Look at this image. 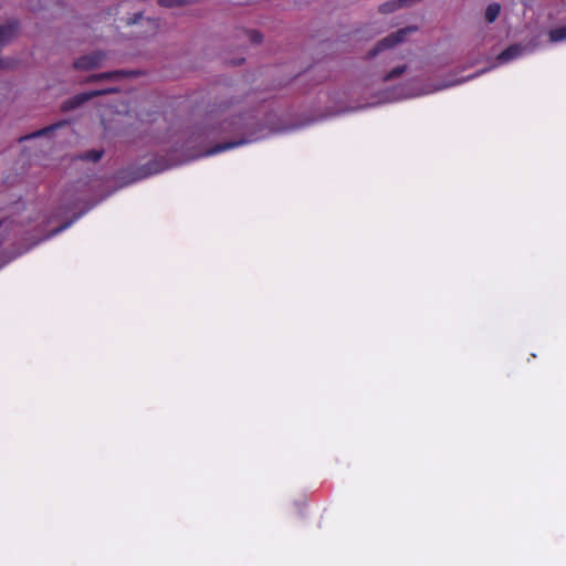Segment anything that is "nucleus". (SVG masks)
<instances>
[{
    "instance_id": "nucleus-2",
    "label": "nucleus",
    "mask_w": 566,
    "mask_h": 566,
    "mask_svg": "<svg viewBox=\"0 0 566 566\" xmlns=\"http://www.w3.org/2000/svg\"><path fill=\"white\" fill-rule=\"evenodd\" d=\"M106 55L103 52H94L81 56L74 62V67L77 70L90 71L103 65Z\"/></svg>"
},
{
    "instance_id": "nucleus-9",
    "label": "nucleus",
    "mask_w": 566,
    "mask_h": 566,
    "mask_svg": "<svg viewBox=\"0 0 566 566\" xmlns=\"http://www.w3.org/2000/svg\"><path fill=\"white\" fill-rule=\"evenodd\" d=\"M548 38L551 42L555 43L566 41V25L551 30L548 32Z\"/></svg>"
},
{
    "instance_id": "nucleus-14",
    "label": "nucleus",
    "mask_w": 566,
    "mask_h": 566,
    "mask_svg": "<svg viewBox=\"0 0 566 566\" xmlns=\"http://www.w3.org/2000/svg\"><path fill=\"white\" fill-rule=\"evenodd\" d=\"M120 75V72H106V73H102L97 76V78H113V77H117Z\"/></svg>"
},
{
    "instance_id": "nucleus-16",
    "label": "nucleus",
    "mask_w": 566,
    "mask_h": 566,
    "mask_svg": "<svg viewBox=\"0 0 566 566\" xmlns=\"http://www.w3.org/2000/svg\"><path fill=\"white\" fill-rule=\"evenodd\" d=\"M70 224H71V222L65 223L64 226L56 228V229L51 233V235H54V234L60 233L61 231H63L64 229H66Z\"/></svg>"
},
{
    "instance_id": "nucleus-3",
    "label": "nucleus",
    "mask_w": 566,
    "mask_h": 566,
    "mask_svg": "<svg viewBox=\"0 0 566 566\" xmlns=\"http://www.w3.org/2000/svg\"><path fill=\"white\" fill-rule=\"evenodd\" d=\"M18 34L17 22H8L0 25V48L10 43Z\"/></svg>"
},
{
    "instance_id": "nucleus-13",
    "label": "nucleus",
    "mask_w": 566,
    "mask_h": 566,
    "mask_svg": "<svg viewBox=\"0 0 566 566\" xmlns=\"http://www.w3.org/2000/svg\"><path fill=\"white\" fill-rule=\"evenodd\" d=\"M103 151L102 150H91L85 153L82 158L91 161H97L102 158Z\"/></svg>"
},
{
    "instance_id": "nucleus-8",
    "label": "nucleus",
    "mask_w": 566,
    "mask_h": 566,
    "mask_svg": "<svg viewBox=\"0 0 566 566\" xmlns=\"http://www.w3.org/2000/svg\"><path fill=\"white\" fill-rule=\"evenodd\" d=\"M501 12V6L496 2L490 3L485 9V20L489 23L494 22Z\"/></svg>"
},
{
    "instance_id": "nucleus-12",
    "label": "nucleus",
    "mask_w": 566,
    "mask_h": 566,
    "mask_svg": "<svg viewBox=\"0 0 566 566\" xmlns=\"http://www.w3.org/2000/svg\"><path fill=\"white\" fill-rule=\"evenodd\" d=\"M158 3L163 7L172 8L187 4L188 0H158Z\"/></svg>"
},
{
    "instance_id": "nucleus-4",
    "label": "nucleus",
    "mask_w": 566,
    "mask_h": 566,
    "mask_svg": "<svg viewBox=\"0 0 566 566\" xmlns=\"http://www.w3.org/2000/svg\"><path fill=\"white\" fill-rule=\"evenodd\" d=\"M523 53L521 45L514 44L505 49L496 56L497 64H504L520 57Z\"/></svg>"
},
{
    "instance_id": "nucleus-6",
    "label": "nucleus",
    "mask_w": 566,
    "mask_h": 566,
    "mask_svg": "<svg viewBox=\"0 0 566 566\" xmlns=\"http://www.w3.org/2000/svg\"><path fill=\"white\" fill-rule=\"evenodd\" d=\"M484 72H485V71H481V72L475 73V74H473V75H471V76H469V77H467V78H462V80H457V81H451V82L443 83V84L438 85V86H436V87H433V88H431V90H427V91H424V92H423V94H429V93H432V92H436V91H440V90H443V88H448V87H451V86H454V85L461 84V83H463V82H465V81H468V80H471V78L476 77L479 74H482V73H484Z\"/></svg>"
},
{
    "instance_id": "nucleus-15",
    "label": "nucleus",
    "mask_w": 566,
    "mask_h": 566,
    "mask_svg": "<svg viewBox=\"0 0 566 566\" xmlns=\"http://www.w3.org/2000/svg\"><path fill=\"white\" fill-rule=\"evenodd\" d=\"M250 39L252 42L259 43L262 40V35L256 31H252L250 32Z\"/></svg>"
},
{
    "instance_id": "nucleus-7",
    "label": "nucleus",
    "mask_w": 566,
    "mask_h": 566,
    "mask_svg": "<svg viewBox=\"0 0 566 566\" xmlns=\"http://www.w3.org/2000/svg\"><path fill=\"white\" fill-rule=\"evenodd\" d=\"M245 143H248V142L244 140V139H241V140L233 142V143L219 144L216 147H213L212 149L208 150L207 155H214V154H218V153H221V151L234 148L237 146L243 145Z\"/></svg>"
},
{
    "instance_id": "nucleus-5",
    "label": "nucleus",
    "mask_w": 566,
    "mask_h": 566,
    "mask_svg": "<svg viewBox=\"0 0 566 566\" xmlns=\"http://www.w3.org/2000/svg\"><path fill=\"white\" fill-rule=\"evenodd\" d=\"M101 94V92H92V93H83L74 96L73 98L69 99L64 103L63 109L69 111L78 107L84 102L88 101L91 97L96 96Z\"/></svg>"
},
{
    "instance_id": "nucleus-1",
    "label": "nucleus",
    "mask_w": 566,
    "mask_h": 566,
    "mask_svg": "<svg viewBox=\"0 0 566 566\" xmlns=\"http://www.w3.org/2000/svg\"><path fill=\"white\" fill-rule=\"evenodd\" d=\"M416 31H417V27H407V28L398 30L397 32L389 34L388 36H386L385 39H382L381 41H379L377 43V45L368 53V57L373 59L381 51H384L386 49H390V48L403 42L406 40L407 35H409Z\"/></svg>"
},
{
    "instance_id": "nucleus-11",
    "label": "nucleus",
    "mask_w": 566,
    "mask_h": 566,
    "mask_svg": "<svg viewBox=\"0 0 566 566\" xmlns=\"http://www.w3.org/2000/svg\"><path fill=\"white\" fill-rule=\"evenodd\" d=\"M407 66L400 65L395 67L392 71H390L388 74L385 75L384 81H389L396 77H399L401 74L406 72Z\"/></svg>"
},
{
    "instance_id": "nucleus-10",
    "label": "nucleus",
    "mask_w": 566,
    "mask_h": 566,
    "mask_svg": "<svg viewBox=\"0 0 566 566\" xmlns=\"http://www.w3.org/2000/svg\"><path fill=\"white\" fill-rule=\"evenodd\" d=\"M63 124H64V123H62V122H61V123H57V124H53V125L48 126V127H45V128H43V129H40V130H38V132L33 133L32 135L27 136V137H24V138L27 139V138H31V137H40V136H43V135L48 134L49 132L55 130L56 128L61 127Z\"/></svg>"
}]
</instances>
